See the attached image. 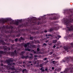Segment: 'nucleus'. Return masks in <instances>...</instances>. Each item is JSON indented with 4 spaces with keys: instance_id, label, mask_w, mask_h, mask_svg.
<instances>
[{
    "instance_id": "f257e3e1",
    "label": "nucleus",
    "mask_w": 73,
    "mask_h": 73,
    "mask_svg": "<svg viewBox=\"0 0 73 73\" xmlns=\"http://www.w3.org/2000/svg\"><path fill=\"white\" fill-rule=\"evenodd\" d=\"M9 31L7 30H2L1 31V33H0V43L2 44L3 45H7V46H9L10 44L9 43H5L3 40H1L4 39L5 37L6 38H5V41L8 42V41H11L12 43H14V40H12L11 39H9V36L7 35V33H9Z\"/></svg>"
},
{
    "instance_id": "f03ea898",
    "label": "nucleus",
    "mask_w": 73,
    "mask_h": 73,
    "mask_svg": "<svg viewBox=\"0 0 73 73\" xmlns=\"http://www.w3.org/2000/svg\"><path fill=\"white\" fill-rule=\"evenodd\" d=\"M28 21V22H26V26H31V27H32L34 25H35L37 22L33 20H32V19H27Z\"/></svg>"
},
{
    "instance_id": "7ed1b4c3",
    "label": "nucleus",
    "mask_w": 73,
    "mask_h": 73,
    "mask_svg": "<svg viewBox=\"0 0 73 73\" xmlns=\"http://www.w3.org/2000/svg\"><path fill=\"white\" fill-rule=\"evenodd\" d=\"M4 49V50L5 52H4L1 50L0 51V54H3V53H6V51L7 50H11V48L9 47H7V46H0V49Z\"/></svg>"
},
{
    "instance_id": "20e7f679",
    "label": "nucleus",
    "mask_w": 73,
    "mask_h": 73,
    "mask_svg": "<svg viewBox=\"0 0 73 73\" xmlns=\"http://www.w3.org/2000/svg\"><path fill=\"white\" fill-rule=\"evenodd\" d=\"M70 59L72 61H73V57H71L70 56L66 57L62 60L61 62H68Z\"/></svg>"
},
{
    "instance_id": "39448f33",
    "label": "nucleus",
    "mask_w": 73,
    "mask_h": 73,
    "mask_svg": "<svg viewBox=\"0 0 73 73\" xmlns=\"http://www.w3.org/2000/svg\"><path fill=\"white\" fill-rule=\"evenodd\" d=\"M69 70V68H67L63 72H60V73H72V70Z\"/></svg>"
},
{
    "instance_id": "423d86ee",
    "label": "nucleus",
    "mask_w": 73,
    "mask_h": 73,
    "mask_svg": "<svg viewBox=\"0 0 73 73\" xmlns=\"http://www.w3.org/2000/svg\"><path fill=\"white\" fill-rule=\"evenodd\" d=\"M73 66V65L72 64H70L68 65V68H67L68 69V71L69 70H72V72H73V67H72Z\"/></svg>"
},
{
    "instance_id": "0eeeda50",
    "label": "nucleus",
    "mask_w": 73,
    "mask_h": 73,
    "mask_svg": "<svg viewBox=\"0 0 73 73\" xmlns=\"http://www.w3.org/2000/svg\"><path fill=\"white\" fill-rule=\"evenodd\" d=\"M60 17V15H57L56 16H54L52 18H51V20H57V19H58Z\"/></svg>"
},
{
    "instance_id": "6e6552de",
    "label": "nucleus",
    "mask_w": 73,
    "mask_h": 73,
    "mask_svg": "<svg viewBox=\"0 0 73 73\" xmlns=\"http://www.w3.org/2000/svg\"><path fill=\"white\" fill-rule=\"evenodd\" d=\"M71 46H64L63 47V48L66 51V50H68V49H70V48H71Z\"/></svg>"
},
{
    "instance_id": "1a4fd4ad",
    "label": "nucleus",
    "mask_w": 73,
    "mask_h": 73,
    "mask_svg": "<svg viewBox=\"0 0 73 73\" xmlns=\"http://www.w3.org/2000/svg\"><path fill=\"white\" fill-rule=\"evenodd\" d=\"M6 22V21L5 20V19H0V23L1 24H5V23Z\"/></svg>"
},
{
    "instance_id": "9d476101",
    "label": "nucleus",
    "mask_w": 73,
    "mask_h": 73,
    "mask_svg": "<svg viewBox=\"0 0 73 73\" xmlns=\"http://www.w3.org/2000/svg\"><path fill=\"white\" fill-rule=\"evenodd\" d=\"M8 54H10L11 56H13L15 55V52H7Z\"/></svg>"
},
{
    "instance_id": "9b49d317",
    "label": "nucleus",
    "mask_w": 73,
    "mask_h": 73,
    "mask_svg": "<svg viewBox=\"0 0 73 73\" xmlns=\"http://www.w3.org/2000/svg\"><path fill=\"white\" fill-rule=\"evenodd\" d=\"M44 68H43V67H42V68H41L40 70H41V72H45V71H47L48 70V68H46L45 70H44Z\"/></svg>"
},
{
    "instance_id": "f8f14e48",
    "label": "nucleus",
    "mask_w": 73,
    "mask_h": 73,
    "mask_svg": "<svg viewBox=\"0 0 73 73\" xmlns=\"http://www.w3.org/2000/svg\"><path fill=\"white\" fill-rule=\"evenodd\" d=\"M52 36V35L51 34H49L48 33V34H46V37H46V38H49V37L50 36Z\"/></svg>"
},
{
    "instance_id": "ddd939ff",
    "label": "nucleus",
    "mask_w": 73,
    "mask_h": 73,
    "mask_svg": "<svg viewBox=\"0 0 73 73\" xmlns=\"http://www.w3.org/2000/svg\"><path fill=\"white\" fill-rule=\"evenodd\" d=\"M29 44H30V42H28L26 44H24L25 48H27V46H29Z\"/></svg>"
},
{
    "instance_id": "4468645a",
    "label": "nucleus",
    "mask_w": 73,
    "mask_h": 73,
    "mask_svg": "<svg viewBox=\"0 0 73 73\" xmlns=\"http://www.w3.org/2000/svg\"><path fill=\"white\" fill-rule=\"evenodd\" d=\"M29 33H31V34H33V35H36V32H33L31 30H29Z\"/></svg>"
},
{
    "instance_id": "2eb2a0df",
    "label": "nucleus",
    "mask_w": 73,
    "mask_h": 73,
    "mask_svg": "<svg viewBox=\"0 0 73 73\" xmlns=\"http://www.w3.org/2000/svg\"><path fill=\"white\" fill-rule=\"evenodd\" d=\"M19 21H15V23L14 24L16 25H19Z\"/></svg>"
},
{
    "instance_id": "dca6fc26",
    "label": "nucleus",
    "mask_w": 73,
    "mask_h": 73,
    "mask_svg": "<svg viewBox=\"0 0 73 73\" xmlns=\"http://www.w3.org/2000/svg\"><path fill=\"white\" fill-rule=\"evenodd\" d=\"M56 63H57V62L55 61H53L51 62V64H52L53 65H54V64H56Z\"/></svg>"
},
{
    "instance_id": "f3484780",
    "label": "nucleus",
    "mask_w": 73,
    "mask_h": 73,
    "mask_svg": "<svg viewBox=\"0 0 73 73\" xmlns=\"http://www.w3.org/2000/svg\"><path fill=\"white\" fill-rule=\"evenodd\" d=\"M60 70H61V69H60V68L55 69V71H57V72H59Z\"/></svg>"
},
{
    "instance_id": "a211bd4d",
    "label": "nucleus",
    "mask_w": 73,
    "mask_h": 73,
    "mask_svg": "<svg viewBox=\"0 0 73 73\" xmlns=\"http://www.w3.org/2000/svg\"><path fill=\"white\" fill-rule=\"evenodd\" d=\"M57 40H53L52 42L53 43V44H56V43L57 42Z\"/></svg>"
},
{
    "instance_id": "6ab92c4d",
    "label": "nucleus",
    "mask_w": 73,
    "mask_h": 73,
    "mask_svg": "<svg viewBox=\"0 0 73 73\" xmlns=\"http://www.w3.org/2000/svg\"><path fill=\"white\" fill-rule=\"evenodd\" d=\"M6 62H7V64H10V62H9V60H6L5 61Z\"/></svg>"
},
{
    "instance_id": "aec40b11",
    "label": "nucleus",
    "mask_w": 73,
    "mask_h": 73,
    "mask_svg": "<svg viewBox=\"0 0 73 73\" xmlns=\"http://www.w3.org/2000/svg\"><path fill=\"white\" fill-rule=\"evenodd\" d=\"M20 38L21 41H24V40H25V39L22 36H21L20 37Z\"/></svg>"
},
{
    "instance_id": "412c9836",
    "label": "nucleus",
    "mask_w": 73,
    "mask_h": 73,
    "mask_svg": "<svg viewBox=\"0 0 73 73\" xmlns=\"http://www.w3.org/2000/svg\"><path fill=\"white\" fill-rule=\"evenodd\" d=\"M25 50L26 51H30L31 50V49H29V48H26L25 49Z\"/></svg>"
},
{
    "instance_id": "4be33fe9",
    "label": "nucleus",
    "mask_w": 73,
    "mask_h": 73,
    "mask_svg": "<svg viewBox=\"0 0 73 73\" xmlns=\"http://www.w3.org/2000/svg\"><path fill=\"white\" fill-rule=\"evenodd\" d=\"M53 31V29L52 28H51L50 29L49 31L50 32H52Z\"/></svg>"
},
{
    "instance_id": "5701e85b",
    "label": "nucleus",
    "mask_w": 73,
    "mask_h": 73,
    "mask_svg": "<svg viewBox=\"0 0 73 73\" xmlns=\"http://www.w3.org/2000/svg\"><path fill=\"white\" fill-rule=\"evenodd\" d=\"M21 35V34L20 33H19L17 35V37H20Z\"/></svg>"
},
{
    "instance_id": "b1692460",
    "label": "nucleus",
    "mask_w": 73,
    "mask_h": 73,
    "mask_svg": "<svg viewBox=\"0 0 73 73\" xmlns=\"http://www.w3.org/2000/svg\"><path fill=\"white\" fill-rule=\"evenodd\" d=\"M7 36H9V37H10V36H11V37H15V35H11H11H7Z\"/></svg>"
},
{
    "instance_id": "393cba45",
    "label": "nucleus",
    "mask_w": 73,
    "mask_h": 73,
    "mask_svg": "<svg viewBox=\"0 0 73 73\" xmlns=\"http://www.w3.org/2000/svg\"><path fill=\"white\" fill-rule=\"evenodd\" d=\"M24 53H25L24 52L22 51L21 53V56H23V54H24Z\"/></svg>"
},
{
    "instance_id": "a878e982",
    "label": "nucleus",
    "mask_w": 73,
    "mask_h": 73,
    "mask_svg": "<svg viewBox=\"0 0 73 73\" xmlns=\"http://www.w3.org/2000/svg\"><path fill=\"white\" fill-rule=\"evenodd\" d=\"M30 39L31 40H33V37L31 36L30 37Z\"/></svg>"
},
{
    "instance_id": "bb28decb",
    "label": "nucleus",
    "mask_w": 73,
    "mask_h": 73,
    "mask_svg": "<svg viewBox=\"0 0 73 73\" xmlns=\"http://www.w3.org/2000/svg\"><path fill=\"white\" fill-rule=\"evenodd\" d=\"M28 58H29V56H25V58L27 59Z\"/></svg>"
},
{
    "instance_id": "cd10ccee",
    "label": "nucleus",
    "mask_w": 73,
    "mask_h": 73,
    "mask_svg": "<svg viewBox=\"0 0 73 73\" xmlns=\"http://www.w3.org/2000/svg\"><path fill=\"white\" fill-rule=\"evenodd\" d=\"M21 58H22V59H24L25 58V56L23 55V56H21Z\"/></svg>"
},
{
    "instance_id": "c85d7f7f",
    "label": "nucleus",
    "mask_w": 73,
    "mask_h": 73,
    "mask_svg": "<svg viewBox=\"0 0 73 73\" xmlns=\"http://www.w3.org/2000/svg\"><path fill=\"white\" fill-rule=\"evenodd\" d=\"M15 42H17V41H18V38H17L16 39H15Z\"/></svg>"
},
{
    "instance_id": "c756f323",
    "label": "nucleus",
    "mask_w": 73,
    "mask_h": 73,
    "mask_svg": "<svg viewBox=\"0 0 73 73\" xmlns=\"http://www.w3.org/2000/svg\"><path fill=\"white\" fill-rule=\"evenodd\" d=\"M27 71V70L26 69H23V72L24 73V72H25Z\"/></svg>"
},
{
    "instance_id": "7c9ffc66",
    "label": "nucleus",
    "mask_w": 73,
    "mask_h": 73,
    "mask_svg": "<svg viewBox=\"0 0 73 73\" xmlns=\"http://www.w3.org/2000/svg\"><path fill=\"white\" fill-rule=\"evenodd\" d=\"M37 52H40V48H38L37 49Z\"/></svg>"
},
{
    "instance_id": "2f4dec72",
    "label": "nucleus",
    "mask_w": 73,
    "mask_h": 73,
    "mask_svg": "<svg viewBox=\"0 0 73 73\" xmlns=\"http://www.w3.org/2000/svg\"><path fill=\"white\" fill-rule=\"evenodd\" d=\"M48 58H45L43 59V60H44V61H46V60Z\"/></svg>"
},
{
    "instance_id": "473e14b6",
    "label": "nucleus",
    "mask_w": 73,
    "mask_h": 73,
    "mask_svg": "<svg viewBox=\"0 0 73 73\" xmlns=\"http://www.w3.org/2000/svg\"><path fill=\"white\" fill-rule=\"evenodd\" d=\"M10 63V62H13V60H12V59H10V60H9Z\"/></svg>"
},
{
    "instance_id": "72a5a7b5",
    "label": "nucleus",
    "mask_w": 73,
    "mask_h": 73,
    "mask_svg": "<svg viewBox=\"0 0 73 73\" xmlns=\"http://www.w3.org/2000/svg\"><path fill=\"white\" fill-rule=\"evenodd\" d=\"M42 66H43V64H41L40 65V67H42Z\"/></svg>"
},
{
    "instance_id": "f704fd0d",
    "label": "nucleus",
    "mask_w": 73,
    "mask_h": 73,
    "mask_svg": "<svg viewBox=\"0 0 73 73\" xmlns=\"http://www.w3.org/2000/svg\"><path fill=\"white\" fill-rule=\"evenodd\" d=\"M33 19H34L35 20H37V18H36L35 17H33Z\"/></svg>"
},
{
    "instance_id": "c9c22d12",
    "label": "nucleus",
    "mask_w": 73,
    "mask_h": 73,
    "mask_svg": "<svg viewBox=\"0 0 73 73\" xmlns=\"http://www.w3.org/2000/svg\"><path fill=\"white\" fill-rule=\"evenodd\" d=\"M49 62V61L48 60H47L45 62V64H47L48 62Z\"/></svg>"
},
{
    "instance_id": "e433bc0d",
    "label": "nucleus",
    "mask_w": 73,
    "mask_h": 73,
    "mask_svg": "<svg viewBox=\"0 0 73 73\" xmlns=\"http://www.w3.org/2000/svg\"><path fill=\"white\" fill-rule=\"evenodd\" d=\"M44 33H47L48 31H47L46 30H45L44 31Z\"/></svg>"
},
{
    "instance_id": "4c0bfd02",
    "label": "nucleus",
    "mask_w": 73,
    "mask_h": 73,
    "mask_svg": "<svg viewBox=\"0 0 73 73\" xmlns=\"http://www.w3.org/2000/svg\"><path fill=\"white\" fill-rule=\"evenodd\" d=\"M56 37H58L59 38H60V37H61V36L58 35L56 36Z\"/></svg>"
},
{
    "instance_id": "58836bf2",
    "label": "nucleus",
    "mask_w": 73,
    "mask_h": 73,
    "mask_svg": "<svg viewBox=\"0 0 73 73\" xmlns=\"http://www.w3.org/2000/svg\"><path fill=\"white\" fill-rule=\"evenodd\" d=\"M18 21H19V23H21L22 22V20H19Z\"/></svg>"
},
{
    "instance_id": "ea45409f",
    "label": "nucleus",
    "mask_w": 73,
    "mask_h": 73,
    "mask_svg": "<svg viewBox=\"0 0 73 73\" xmlns=\"http://www.w3.org/2000/svg\"><path fill=\"white\" fill-rule=\"evenodd\" d=\"M29 58L31 59H32L33 58V56H31L29 57Z\"/></svg>"
},
{
    "instance_id": "a19ab883",
    "label": "nucleus",
    "mask_w": 73,
    "mask_h": 73,
    "mask_svg": "<svg viewBox=\"0 0 73 73\" xmlns=\"http://www.w3.org/2000/svg\"><path fill=\"white\" fill-rule=\"evenodd\" d=\"M43 45H44V46H46L47 45L46 43H44L43 44Z\"/></svg>"
},
{
    "instance_id": "79ce46f5",
    "label": "nucleus",
    "mask_w": 73,
    "mask_h": 73,
    "mask_svg": "<svg viewBox=\"0 0 73 73\" xmlns=\"http://www.w3.org/2000/svg\"><path fill=\"white\" fill-rule=\"evenodd\" d=\"M70 45L72 46H73V43H70Z\"/></svg>"
},
{
    "instance_id": "37998d69",
    "label": "nucleus",
    "mask_w": 73,
    "mask_h": 73,
    "mask_svg": "<svg viewBox=\"0 0 73 73\" xmlns=\"http://www.w3.org/2000/svg\"><path fill=\"white\" fill-rule=\"evenodd\" d=\"M15 46V45L14 44H13L12 45H11V48H13V46Z\"/></svg>"
},
{
    "instance_id": "c03bdc74",
    "label": "nucleus",
    "mask_w": 73,
    "mask_h": 73,
    "mask_svg": "<svg viewBox=\"0 0 73 73\" xmlns=\"http://www.w3.org/2000/svg\"><path fill=\"white\" fill-rule=\"evenodd\" d=\"M53 54V52H50V55H51V54Z\"/></svg>"
},
{
    "instance_id": "a18cd8bd",
    "label": "nucleus",
    "mask_w": 73,
    "mask_h": 73,
    "mask_svg": "<svg viewBox=\"0 0 73 73\" xmlns=\"http://www.w3.org/2000/svg\"><path fill=\"white\" fill-rule=\"evenodd\" d=\"M15 68H11V70H15Z\"/></svg>"
},
{
    "instance_id": "49530a36",
    "label": "nucleus",
    "mask_w": 73,
    "mask_h": 73,
    "mask_svg": "<svg viewBox=\"0 0 73 73\" xmlns=\"http://www.w3.org/2000/svg\"><path fill=\"white\" fill-rule=\"evenodd\" d=\"M49 42V40H47L45 41L46 43H47V42Z\"/></svg>"
},
{
    "instance_id": "de8ad7c7",
    "label": "nucleus",
    "mask_w": 73,
    "mask_h": 73,
    "mask_svg": "<svg viewBox=\"0 0 73 73\" xmlns=\"http://www.w3.org/2000/svg\"><path fill=\"white\" fill-rule=\"evenodd\" d=\"M36 61H35V60H34V63L35 64H36Z\"/></svg>"
},
{
    "instance_id": "09e8293b",
    "label": "nucleus",
    "mask_w": 73,
    "mask_h": 73,
    "mask_svg": "<svg viewBox=\"0 0 73 73\" xmlns=\"http://www.w3.org/2000/svg\"><path fill=\"white\" fill-rule=\"evenodd\" d=\"M10 28H11V29H13V27H12V26H11V27H10Z\"/></svg>"
},
{
    "instance_id": "8fccbe9b",
    "label": "nucleus",
    "mask_w": 73,
    "mask_h": 73,
    "mask_svg": "<svg viewBox=\"0 0 73 73\" xmlns=\"http://www.w3.org/2000/svg\"><path fill=\"white\" fill-rule=\"evenodd\" d=\"M70 37H72L73 36V35H70Z\"/></svg>"
},
{
    "instance_id": "3c124183",
    "label": "nucleus",
    "mask_w": 73,
    "mask_h": 73,
    "mask_svg": "<svg viewBox=\"0 0 73 73\" xmlns=\"http://www.w3.org/2000/svg\"><path fill=\"white\" fill-rule=\"evenodd\" d=\"M53 48H56V45H54V46H53Z\"/></svg>"
},
{
    "instance_id": "603ef678",
    "label": "nucleus",
    "mask_w": 73,
    "mask_h": 73,
    "mask_svg": "<svg viewBox=\"0 0 73 73\" xmlns=\"http://www.w3.org/2000/svg\"><path fill=\"white\" fill-rule=\"evenodd\" d=\"M1 66H3L4 65V64L3 63L1 64Z\"/></svg>"
},
{
    "instance_id": "864d4df0",
    "label": "nucleus",
    "mask_w": 73,
    "mask_h": 73,
    "mask_svg": "<svg viewBox=\"0 0 73 73\" xmlns=\"http://www.w3.org/2000/svg\"><path fill=\"white\" fill-rule=\"evenodd\" d=\"M52 70H54V67H52Z\"/></svg>"
},
{
    "instance_id": "5fc2aeb1",
    "label": "nucleus",
    "mask_w": 73,
    "mask_h": 73,
    "mask_svg": "<svg viewBox=\"0 0 73 73\" xmlns=\"http://www.w3.org/2000/svg\"><path fill=\"white\" fill-rule=\"evenodd\" d=\"M34 43V42H33V41H32L31 42V44H33Z\"/></svg>"
},
{
    "instance_id": "6e6d98bb",
    "label": "nucleus",
    "mask_w": 73,
    "mask_h": 73,
    "mask_svg": "<svg viewBox=\"0 0 73 73\" xmlns=\"http://www.w3.org/2000/svg\"><path fill=\"white\" fill-rule=\"evenodd\" d=\"M28 62L29 63H32V62L31 61H29Z\"/></svg>"
},
{
    "instance_id": "4d7b16f0",
    "label": "nucleus",
    "mask_w": 73,
    "mask_h": 73,
    "mask_svg": "<svg viewBox=\"0 0 73 73\" xmlns=\"http://www.w3.org/2000/svg\"><path fill=\"white\" fill-rule=\"evenodd\" d=\"M39 24H40V21H38V22L37 25H39Z\"/></svg>"
},
{
    "instance_id": "13d9d810",
    "label": "nucleus",
    "mask_w": 73,
    "mask_h": 73,
    "mask_svg": "<svg viewBox=\"0 0 73 73\" xmlns=\"http://www.w3.org/2000/svg\"><path fill=\"white\" fill-rule=\"evenodd\" d=\"M34 56V57H37V55H35Z\"/></svg>"
},
{
    "instance_id": "bf43d9fd",
    "label": "nucleus",
    "mask_w": 73,
    "mask_h": 73,
    "mask_svg": "<svg viewBox=\"0 0 73 73\" xmlns=\"http://www.w3.org/2000/svg\"><path fill=\"white\" fill-rule=\"evenodd\" d=\"M18 40L19 41H21V39L20 38V39H19Z\"/></svg>"
},
{
    "instance_id": "052dcab7",
    "label": "nucleus",
    "mask_w": 73,
    "mask_h": 73,
    "mask_svg": "<svg viewBox=\"0 0 73 73\" xmlns=\"http://www.w3.org/2000/svg\"><path fill=\"white\" fill-rule=\"evenodd\" d=\"M33 53H34V54H36V51H34Z\"/></svg>"
},
{
    "instance_id": "680f3d73",
    "label": "nucleus",
    "mask_w": 73,
    "mask_h": 73,
    "mask_svg": "<svg viewBox=\"0 0 73 73\" xmlns=\"http://www.w3.org/2000/svg\"><path fill=\"white\" fill-rule=\"evenodd\" d=\"M14 52H15V53H16V50H15L14 51Z\"/></svg>"
},
{
    "instance_id": "e2e57ef3",
    "label": "nucleus",
    "mask_w": 73,
    "mask_h": 73,
    "mask_svg": "<svg viewBox=\"0 0 73 73\" xmlns=\"http://www.w3.org/2000/svg\"><path fill=\"white\" fill-rule=\"evenodd\" d=\"M30 55H31V56H33V54H31Z\"/></svg>"
},
{
    "instance_id": "0e129e2a",
    "label": "nucleus",
    "mask_w": 73,
    "mask_h": 73,
    "mask_svg": "<svg viewBox=\"0 0 73 73\" xmlns=\"http://www.w3.org/2000/svg\"><path fill=\"white\" fill-rule=\"evenodd\" d=\"M37 48H38V47H40V45H39L38 46H37Z\"/></svg>"
},
{
    "instance_id": "69168bd1",
    "label": "nucleus",
    "mask_w": 73,
    "mask_h": 73,
    "mask_svg": "<svg viewBox=\"0 0 73 73\" xmlns=\"http://www.w3.org/2000/svg\"><path fill=\"white\" fill-rule=\"evenodd\" d=\"M13 68H14L15 67V66H12Z\"/></svg>"
},
{
    "instance_id": "338daca9",
    "label": "nucleus",
    "mask_w": 73,
    "mask_h": 73,
    "mask_svg": "<svg viewBox=\"0 0 73 73\" xmlns=\"http://www.w3.org/2000/svg\"><path fill=\"white\" fill-rule=\"evenodd\" d=\"M0 57H1V54H0Z\"/></svg>"
},
{
    "instance_id": "774afa93",
    "label": "nucleus",
    "mask_w": 73,
    "mask_h": 73,
    "mask_svg": "<svg viewBox=\"0 0 73 73\" xmlns=\"http://www.w3.org/2000/svg\"><path fill=\"white\" fill-rule=\"evenodd\" d=\"M7 20H11V19H7Z\"/></svg>"
}]
</instances>
